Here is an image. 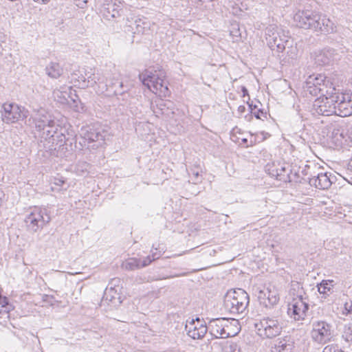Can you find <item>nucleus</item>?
Wrapping results in <instances>:
<instances>
[{
	"instance_id": "obj_5",
	"label": "nucleus",
	"mask_w": 352,
	"mask_h": 352,
	"mask_svg": "<svg viewBox=\"0 0 352 352\" xmlns=\"http://www.w3.org/2000/svg\"><path fill=\"white\" fill-rule=\"evenodd\" d=\"M165 75L159 71L145 70L139 75L140 80L144 85L148 87L155 94L160 97H166L168 95V88L164 78Z\"/></svg>"
},
{
	"instance_id": "obj_13",
	"label": "nucleus",
	"mask_w": 352,
	"mask_h": 352,
	"mask_svg": "<svg viewBox=\"0 0 352 352\" xmlns=\"http://www.w3.org/2000/svg\"><path fill=\"white\" fill-rule=\"evenodd\" d=\"M265 171L271 177H275L277 180L283 182H290V174L292 169L290 166L285 162H273L265 166Z\"/></svg>"
},
{
	"instance_id": "obj_29",
	"label": "nucleus",
	"mask_w": 352,
	"mask_h": 352,
	"mask_svg": "<svg viewBox=\"0 0 352 352\" xmlns=\"http://www.w3.org/2000/svg\"><path fill=\"white\" fill-rule=\"evenodd\" d=\"M287 36L285 34H282V35L276 39V44L274 45V50H276L278 53L283 52L285 49L286 45H287L289 41L287 40Z\"/></svg>"
},
{
	"instance_id": "obj_2",
	"label": "nucleus",
	"mask_w": 352,
	"mask_h": 352,
	"mask_svg": "<svg viewBox=\"0 0 352 352\" xmlns=\"http://www.w3.org/2000/svg\"><path fill=\"white\" fill-rule=\"evenodd\" d=\"M289 294L293 296V298L292 302L288 304V315L295 320H304L309 309V304L304 297L302 287L298 283L292 284Z\"/></svg>"
},
{
	"instance_id": "obj_27",
	"label": "nucleus",
	"mask_w": 352,
	"mask_h": 352,
	"mask_svg": "<svg viewBox=\"0 0 352 352\" xmlns=\"http://www.w3.org/2000/svg\"><path fill=\"white\" fill-rule=\"evenodd\" d=\"M305 91L307 94H309L311 96H317L320 94V96L325 95V91L321 89V87H316V85H308L307 80L305 82V86L304 87Z\"/></svg>"
},
{
	"instance_id": "obj_9",
	"label": "nucleus",
	"mask_w": 352,
	"mask_h": 352,
	"mask_svg": "<svg viewBox=\"0 0 352 352\" xmlns=\"http://www.w3.org/2000/svg\"><path fill=\"white\" fill-rule=\"evenodd\" d=\"M233 322H236L234 320L230 321L226 318H212L208 322V329L211 336L216 338L231 337L235 334L230 332Z\"/></svg>"
},
{
	"instance_id": "obj_43",
	"label": "nucleus",
	"mask_w": 352,
	"mask_h": 352,
	"mask_svg": "<svg viewBox=\"0 0 352 352\" xmlns=\"http://www.w3.org/2000/svg\"><path fill=\"white\" fill-rule=\"evenodd\" d=\"M242 92L243 97L245 96L246 95H248V91L245 87H242Z\"/></svg>"
},
{
	"instance_id": "obj_41",
	"label": "nucleus",
	"mask_w": 352,
	"mask_h": 352,
	"mask_svg": "<svg viewBox=\"0 0 352 352\" xmlns=\"http://www.w3.org/2000/svg\"><path fill=\"white\" fill-rule=\"evenodd\" d=\"M5 194L4 192L0 189V206L2 204L3 201L4 199Z\"/></svg>"
},
{
	"instance_id": "obj_18",
	"label": "nucleus",
	"mask_w": 352,
	"mask_h": 352,
	"mask_svg": "<svg viewBox=\"0 0 352 352\" xmlns=\"http://www.w3.org/2000/svg\"><path fill=\"white\" fill-rule=\"evenodd\" d=\"M338 54L334 49L326 48L317 53L315 56V63L318 65H329L338 59Z\"/></svg>"
},
{
	"instance_id": "obj_55",
	"label": "nucleus",
	"mask_w": 352,
	"mask_h": 352,
	"mask_svg": "<svg viewBox=\"0 0 352 352\" xmlns=\"http://www.w3.org/2000/svg\"><path fill=\"white\" fill-rule=\"evenodd\" d=\"M292 54H293V52H292ZM290 56H291V57L293 58L296 56V54H295V53H294V55H290Z\"/></svg>"
},
{
	"instance_id": "obj_4",
	"label": "nucleus",
	"mask_w": 352,
	"mask_h": 352,
	"mask_svg": "<svg viewBox=\"0 0 352 352\" xmlns=\"http://www.w3.org/2000/svg\"><path fill=\"white\" fill-rule=\"evenodd\" d=\"M325 95L319 96L315 100L313 104L314 113L329 116L333 114L338 116L337 102L338 97L333 87L325 91Z\"/></svg>"
},
{
	"instance_id": "obj_50",
	"label": "nucleus",
	"mask_w": 352,
	"mask_h": 352,
	"mask_svg": "<svg viewBox=\"0 0 352 352\" xmlns=\"http://www.w3.org/2000/svg\"><path fill=\"white\" fill-rule=\"evenodd\" d=\"M153 112H154L155 113H160L159 111H157V109H155V107H153Z\"/></svg>"
},
{
	"instance_id": "obj_33",
	"label": "nucleus",
	"mask_w": 352,
	"mask_h": 352,
	"mask_svg": "<svg viewBox=\"0 0 352 352\" xmlns=\"http://www.w3.org/2000/svg\"><path fill=\"white\" fill-rule=\"evenodd\" d=\"M96 92L99 95H102L104 96H109V89L107 85L104 82H99L98 84V88L96 89Z\"/></svg>"
},
{
	"instance_id": "obj_19",
	"label": "nucleus",
	"mask_w": 352,
	"mask_h": 352,
	"mask_svg": "<svg viewBox=\"0 0 352 352\" xmlns=\"http://www.w3.org/2000/svg\"><path fill=\"white\" fill-rule=\"evenodd\" d=\"M72 87L63 86L59 89H56L53 91V98L57 102L65 104L68 102V99L71 98L73 102H76V98L78 96L75 94L74 97L72 96Z\"/></svg>"
},
{
	"instance_id": "obj_20",
	"label": "nucleus",
	"mask_w": 352,
	"mask_h": 352,
	"mask_svg": "<svg viewBox=\"0 0 352 352\" xmlns=\"http://www.w3.org/2000/svg\"><path fill=\"white\" fill-rule=\"evenodd\" d=\"M284 32L279 29L276 25H270L265 29V39L267 41L269 47L274 51V45L276 44V39H278Z\"/></svg>"
},
{
	"instance_id": "obj_38",
	"label": "nucleus",
	"mask_w": 352,
	"mask_h": 352,
	"mask_svg": "<svg viewBox=\"0 0 352 352\" xmlns=\"http://www.w3.org/2000/svg\"><path fill=\"white\" fill-rule=\"evenodd\" d=\"M107 5L104 4L100 9V13H102L104 18H107L108 20V14H109V8L106 6Z\"/></svg>"
},
{
	"instance_id": "obj_35",
	"label": "nucleus",
	"mask_w": 352,
	"mask_h": 352,
	"mask_svg": "<svg viewBox=\"0 0 352 352\" xmlns=\"http://www.w3.org/2000/svg\"><path fill=\"white\" fill-rule=\"evenodd\" d=\"M153 248L156 251L155 252L152 251V255H151V256L153 260L159 258L162 255V252H164V248H161L160 245H158L157 248H154V245H153Z\"/></svg>"
},
{
	"instance_id": "obj_36",
	"label": "nucleus",
	"mask_w": 352,
	"mask_h": 352,
	"mask_svg": "<svg viewBox=\"0 0 352 352\" xmlns=\"http://www.w3.org/2000/svg\"><path fill=\"white\" fill-rule=\"evenodd\" d=\"M322 352H345L342 351L338 345L330 344L326 346Z\"/></svg>"
},
{
	"instance_id": "obj_15",
	"label": "nucleus",
	"mask_w": 352,
	"mask_h": 352,
	"mask_svg": "<svg viewBox=\"0 0 352 352\" xmlns=\"http://www.w3.org/2000/svg\"><path fill=\"white\" fill-rule=\"evenodd\" d=\"M185 330L188 336L191 338L201 339L208 331V326L204 324L199 318L195 320L192 319L190 321L187 320L185 325Z\"/></svg>"
},
{
	"instance_id": "obj_26",
	"label": "nucleus",
	"mask_w": 352,
	"mask_h": 352,
	"mask_svg": "<svg viewBox=\"0 0 352 352\" xmlns=\"http://www.w3.org/2000/svg\"><path fill=\"white\" fill-rule=\"evenodd\" d=\"M47 75L52 78L60 77L63 72V68L57 63H50L45 68Z\"/></svg>"
},
{
	"instance_id": "obj_21",
	"label": "nucleus",
	"mask_w": 352,
	"mask_h": 352,
	"mask_svg": "<svg viewBox=\"0 0 352 352\" xmlns=\"http://www.w3.org/2000/svg\"><path fill=\"white\" fill-rule=\"evenodd\" d=\"M212 349L214 352H241L239 345L231 341L214 342Z\"/></svg>"
},
{
	"instance_id": "obj_51",
	"label": "nucleus",
	"mask_w": 352,
	"mask_h": 352,
	"mask_svg": "<svg viewBox=\"0 0 352 352\" xmlns=\"http://www.w3.org/2000/svg\"><path fill=\"white\" fill-rule=\"evenodd\" d=\"M193 175H195V177L196 178H197L199 177V173L198 172H196V173H193Z\"/></svg>"
},
{
	"instance_id": "obj_52",
	"label": "nucleus",
	"mask_w": 352,
	"mask_h": 352,
	"mask_svg": "<svg viewBox=\"0 0 352 352\" xmlns=\"http://www.w3.org/2000/svg\"><path fill=\"white\" fill-rule=\"evenodd\" d=\"M349 139H350V142H351V144H352V132L350 133Z\"/></svg>"
},
{
	"instance_id": "obj_54",
	"label": "nucleus",
	"mask_w": 352,
	"mask_h": 352,
	"mask_svg": "<svg viewBox=\"0 0 352 352\" xmlns=\"http://www.w3.org/2000/svg\"><path fill=\"white\" fill-rule=\"evenodd\" d=\"M118 280L113 278V279H111V285L113 284V282H118Z\"/></svg>"
},
{
	"instance_id": "obj_37",
	"label": "nucleus",
	"mask_w": 352,
	"mask_h": 352,
	"mask_svg": "<svg viewBox=\"0 0 352 352\" xmlns=\"http://www.w3.org/2000/svg\"><path fill=\"white\" fill-rule=\"evenodd\" d=\"M153 261V260L151 256H146V258H144L142 261H141L140 267H144L148 265Z\"/></svg>"
},
{
	"instance_id": "obj_42",
	"label": "nucleus",
	"mask_w": 352,
	"mask_h": 352,
	"mask_svg": "<svg viewBox=\"0 0 352 352\" xmlns=\"http://www.w3.org/2000/svg\"><path fill=\"white\" fill-rule=\"evenodd\" d=\"M49 298L53 299L54 296H49V295H44L43 296V299L44 301H47Z\"/></svg>"
},
{
	"instance_id": "obj_47",
	"label": "nucleus",
	"mask_w": 352,
	"mask_h": 352,
	"mask_svg": "<svg viewBox=\"0 0 352 352\" xmlns=\"http://www.w3.org/2000/svg\"><path fill=\"white\" fill-rule=\"evenodd\" d=\"M82 166L83 168H85V170H87V167L89 166L88 164H87L86 162L82 163Z\"/></svg>"
},
{
	"instance_id": "obj_39",
	"label": "nucleus",
	"mask_w": 352,
	"mask_h": 352,
	"mask_svg": "<svg viewBox=\"0 0 352 352\" xmlns=\"http://www.w3.org/2000/svg\"><path fill=\"white\" fill-rule=\"evenodd\" d=\"M112 12L113 13H111V17L114 18V17H116L117 16H120L122 15L121 12H123V10L122 9H118V8H113L112 10Z\"/></svg>"
},
{
	"instance_id": "obj_28",
	"label": "nucleus",
	"mask_w": 352,
	"mask_h": 352,
	"mask_svg": "<svg viewBox=\"0 0 352 352\" xmlns=\"http://www.w3.org/2000/svg\"><path fill=\"white\" fill-rule=\"evenodd\" d=\"M141 261L135 258H129L123 262L122 266L126 270H135L140 268Z\"/></svg>"
},
{
	"instance_id": "obj_32",
	"label": "nucleus",
	"mask_w": 352,
	"mask_h": 352,
	"mask_svg": "<svg viewBox=\"0 0 352 352\" xmlns=\"http://www.w3.org/2000/svg\"><path fill=\"white\" fill-rule=\"evenodd\" d=\"M342 338L348 342H352V323L344 326Z\"/></svg>"
},
{
	"instance_id": "obj_17",
	"label": "nucleus",
	"mask_w": 352,
	"mask_h": 352,
	"mask_svg": "<svg viewBox=\"0 0 352 352\" xmlns=\"http://www.w3.org/2000/svg\"><path fill=\"white\" fill-rule=\"evenodd\" d=\"M336 177L331 173L320 172L316 175H311L309 184L322 190L328 189L333 183Z\"/></svg>"
},
{
	"instance_id": "obj_10",
	"label": "nucleus",
	"mask_w": 352,
	"mask_h": 352,
	"mask_svg": "<svg viewBox=\"0 0 352 352\" xmlns=\"http://www.w3.org/2000/svg\"><path fill=\"white\" fill-rule=\"evenodd\" d=\"M331 325L324 320L314 321L311 332V338L319 344H325L331 341L333 335Z\"/></svg>"
},
{
	"instance_id": "obj_1",
	"label": "nucleus",
	"mask_w": 352,
	"mask_h": 352,
	"mask_svg": "<svg viewBox=\"0 0 352 352\" xmlns=\"http://www.w3.org/2000/svg\"><path fill=\"white\" fill-rule=\"evenodd\" d=\"M294 21L301 28L323 34L333 33L336 29L334 23L326 15L313 10H298L294 15Z\"/></svg>"
},
{
	"instance_id": "obj_22",
	"label": "nucleus",
	"mask_w": 352,
	"mask_h": 352,
	"mask_svg": "<svg viewBox=\"0 0 352 352\" xmlns=\"http://www.w3.org/2000/svg\"><path fill=\"white\" fill-rule=\"evenodd\" d=\"M307 80L308 85H316L323 90L329 89L330 86L333 87L330 80L322 74L311 75Z\"/></svg>"
},
{
	"instance_id": "obj_57",
	"label": "nucleus",
	"mask_w": 352,
	"mask_h": 352,
	"mask_svg": "<svg viewBox=\"0 0 352 352\" xmlns=\"http://www.w3.org/2000/svg\"><path fill=\"white\" fill-rule=\"evenodd\" d=\"M114 94H115L116 95H117V94H118L117 91H116V90H115V91H114Z\"/></svg>"
},
{
	"instance_id": "obj_34",
	"label": "nucleus",
	"mask_w": 352,
	"mask_h": 352,
	"mask_svg": "<svg viewBox=\"0 0 352 352\" xmlns=\"http://www.w3.org/2000/svg\"><path fill=\"white\" fill-rule=\"evenodd\" d=\"M111 303L113 304H120L122 302V296L117 293V289L112 288L111 289Z\"/></svg>"
},
{
	"instance_id": "obj_49",
	"label": "nucleus",
	"mask_w": 352,
	"mask_h": 352,
	"mask_svg": "<svg viewBox=\"0 0 352 352\" xmlns=\"http://www.w3.org/2000/svg\"><path fill=\"white\" fill-rule=\"evenodd\" d=\"M254 116H255V117H256L257 119H261V116H260L259 113H254Z\"/></svg>"
},
{
	"instance_id": "obj_59",
	"label": "nucleus",
	"mask_w": 352,
	"mask_h": 352,
	"mask_svg": "<svg viewBox=\"0 0 352 352\" xmlns=\"http://www.w3.org/2000/svg\"><path fill=\"white\" fill-rule=\"evenodd\" d=\"M179 275H175V276H173V277H177V276H179Z\"/></svg>"
},
{
	"instance_id": "obj_3",
	"label": "nucleus",
	"mask_w": 352,
	"mask_h": 352,
	"mask_svg": "<svg viewBox=\"0 0 352 352\" xmlns=\"http://www.w3.org/2000/svg\"><path fill=\"white\" fill-rule=\"evenodd\" d=\"M250 302L249 295L243 289L228 291L224 297L223 305L226 311L233 315L245 312Z\"/></svg>"
},
{
	"instance_id": "obj_14",
	"label": "nucleus",
	"mask_w": 352,
	"mask_h": 352,
	"mask_svg": "<svg viewBox=\"0 0 352 352\" xmlns=\"http://www.w3.org/2000/svg\"><path fill=\"white\" fill-rule=\"evenodd\" d=\"M257 298L260 304L266 308H272L280 300L278 292L274 286H269L260 290Z\"/></svg>"
},
{
	"instance_id": "obj_45",
	"label": "nucleus",
	"mask_w": 352,
	"mask_h": 352,
	"mask_svg": "<svg viewBox=\"0 0 352 352\" xmlns=\"http://www.w3.org/2000/svg\"><path fill=\"white\" fill-rule=\"evenodd\" d=\"M33 1L35 2H38V3H46L48 1H50V0H33Z\"/></svg>"
},
{
	"instance_id": "obj_24",
	"label": "nucleus",
	"mask_w": 352,
	"mask_h": 352,
	"mask_svg": "<svg viewBox=\"0 0 352 352\" xmlns=\"http://www.w3.org/2000/svg\"><path fill=\"white\" fill-rule=\"evenodd\" d=\"M294 342L289 339H281L276 342L272 347V352H292L294 349Z\"/></svg>"
},
{
	"instance_id": "obj_23",
	"label": "nucleus",
	"mask_w": 352,
	"mask_h": 352,
	"mask_svg": "<svg viewBox=\"0 0 352 352\" xmlns=\"http://www.w3.org/2000/svg\"><path fill=\"white\" fill-rule=\"evenodd\" d=\"M80 135L85 140V142L87 141L89 143L102 140V135L89 126L82 127Z\"/></svg>"
},
{
	"instance_id": "obj_40",
	"label": "nucleus",
	"mask_w": 352,
	"mask_h": 352,
	"mask_svg": "<svg viewBox=\"0 0 352 352\" xmlns=\"http://www.w3.org/2000/svg\"><path fill=\"white\" fill-rule=\"evenodd\" d=\"M344 308L348 312L351 313L352 312V300L346 302L344 304Z\"/></svg>"
},
{
	"instance_id": "obj_31",
	"label": "nucleus",
	"mask_w": 352,
	"mask_h": 352,
	"mask_svg": "<svg viewBox=\"0 0 352 352\" xmlns=\"http://www.w3.org/2000/svg\"><path fill=\"white\" fill-rule=\"evenodd\" d=\"M11 309V305L8 303L6 297L0 295V314H8Z\"/></svg>"
},
{
	"instance_id": "obj_16",
	"label": "nucleus",
	"mask_w": 352,
	"mask_h": 352,
	"mask_svg": "<svg viewBox=\"0 0 352 352\" xmlns=\"http://www.w3.org/2000/svg\"><path fill=\"white\" fill-rule=\"evenodd\" d=\"M338 116L347 117L352 115V96L349 94L337 92Z\"/></svg>"
},
{
	"instance_id": "obj_44",
	"label": "nucleus",
	"mask_w": 352,
	"mask_h": 352,
	"mask_svg": "<svg viewBox=\"0 0 352 352\" xmlns=\"http://www.w3.org/2000/svg\"><path fill=\"white\" fill-rule=\"evenodd\" d=\"M164 106L163 101H160L159 104L156 105V109L162 111V107Z\"/></svg>"
},
{
	"instance_id": "obj_56",
	"label": "nucleus",
	"mask_w": 352,
	"mask_h": 352,
	"mask_svg": "<svg viewBox=\"0 0 352 352\" xmlns=\"http://www.w3.org/2000/svg\"><path fill=\"white\" fill-rule=\"evenodd\" d=\"M186 274H187V273H183V274H181V276H185Z\"/></svg>"
},
{
	"instance_id": "obj_53",
	"label": "nucleus",
	"mask_w": 352,
	"mask_h": 352,
	"mask_svg": "<svg viewBox=\"0 0 352 352\" xmlns=\"http://www.w3.org/2000/svg\"><path fill=\"white\" fill-rule=\"evenodd\" d=\"M349 165L351 168H352V159L350 160Z\"/></svg>"
},
{
	"instance_id": "obj_11",
	"label": "nucleus",
	"mask_w": 352,
	"mask_h": 352,
	"mask_svg": "<svg viewBox=\"0 0 352 352\" xmlns=\"http://www.w3.org/2000/svg\"><path fill=\"white\" fill-rule=\"evenodd\" d=\"M1 112L2 121L6 124L15 123L28 116V111L14 103H5Z\"/></svg>"
},
{
	"instance_id": "obj_25",
	"label": "nucleus",
	"mask_w": 352,
	"mask_h": 352,
	"mask_svg": "<svg viewBox=\"0 0 352 352\" xmlns=\"http://www.w3.org/2000/svg\"><path fill=\"white\" fill-rule=\"evenodd\" d=\"M333 280H323L320 283L317 285L318 291L320 294H322L324 298L333 292Z\"/></svg>"
},
{
	"instance_id": "obj_30",
	"label": "nucleus",
	"mask_w": 352,
	"mask_h": 352,
	"mask_svg": "<svg viewBox=\"0 0 352 352\" xmlns=\"http://www.w3.org/2000/svg\"><path fill=\"white\" fill-rule=\"evenodd\" d=\"M52 190L53 191H59L60 190H66L67 188H64L65 184V179L61 176L55 177L52 181Z\"/></svg>"
},
{
	"instance_id": "obj_48",
	"label": "nucleus",
	"mask_w": 352,
	"mask_h": 352,
	"mask_svg": "<svg viewBox=\"0 0 352 352\" xmlns=\"http://www.w3.org/2000/svg\"><path fill=\"white\" fill-rule=\"evenodd\" d=\"M239 110L241 111H243L245 110V107L243 106H240L239 107Z\"/></svg>"
},
{
	"instance_id": "obj_58",
	"label": "nucleus",
	"mask_w": 352,
	"mask_h": 352,
	"mask_svg": "<svg viewBox=\"0 0 352 352\" xmlns=\"http://www.w3.org/2000/svg\"><path fill=\"white\" fill-rule=\"evenodd\" d=\"M119 84H120V87L122 86V82H119Z\"/></svg>"
},
{
	"instance_id": "obj_46",
	"label": "nucleus",
	"mask_w": 352,
	"mask_h": 352,
	"mask_svg": "<svg viewBox=\"0 0 352 352\" xmlns=\"http://www.w3.org/2000/svg\"><path fill=\"white\" fill-rule=\"evenodd\" d=\"M105 304H107V299L106 300L102 299V301H101L100 307H102Z\"/></svg>"
},
{
	"instance_id": "obj_12",
	"label": "nucleus",
	"mask_w": 352,
	"mask_h": 352,
	"mask_svg": "<svg viewBox=\"0 0 352 352\" xmlns=\"http://www.w3.org/2000/svg\"><path fill=\"white\" fill-rule=\"evenodd\" d=\"M69 82L75 87L85 88L89 86H93L96 83L97 78L92 69L77 70L72 72L69 77Z\"/></svg>"
},
{
	"instance_id": "obj_6",
	"label": "nucleus",
	"mask_w": 352,
	"mask_h": 352,
	"mask_svg": "<svg viewBox=\"0 0 352 352\" xmlns=\"http://www.w3.org/2000/svg\"><path fill=\"white\" fill-rule=\"evenodd\" d=\"M33 122L38 131H43V138L54 140V136L58 133L59 126L56 124L53 117L45 109L34 111Z\"/></svg>"
},
{
	"instance_id": "obj_60",
	"label": "nucleus",
	"mask_w": 352,
	"mask_h": 352,
	"mask_svg": "<svg viewBox=\"0 0 352 352\" xmlns=\"http://www.w3.org/2000/svg\"><path fill=\"white\" fill-rule=\"evenodd\" d=\"M61 136H63V137H64V138H65V136H64V135H63V133H61Z\"/></svg>"
},
{
	"instance_id": "obj_8",
	"label": "nucleus",
	"mask_w": 352,
	"mask_h": 352,
	"mask_svg": "<svg viewBox=\"0 0 352 352\" xmlns=\"http://www.w3.org/2000/svg\"><path fill=\"white\" fill-rule=\"evenodd\" d=\"M258 336L263 339H272L279 336L283 329V323L275 318L264 317L255 324Z\"/></svg>"
},
{
	"instance_id": "obj_7",
	"label": "nucleus",
	"mask_w": 352,
	"mask_h": 352,
	"mask_svg": "<svg viewBox=\"0 0 352 352\" xmlns=\"http://www.w3.org/2000/svg\"><path fill=\"white\" fill-rule=\"evenodd\" d=\"M50 221L51 217L47 208L34 206L30 208L25 219V223L28 230L34 233L42 230Z\"/></svg>"
}]
</instances>
